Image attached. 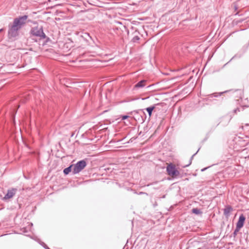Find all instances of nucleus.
Segmentation results:
<instances>
[{"mask_svg": "<svg viewBox=\"0 0 249 249\" xmlns=\"http://www.w3.org/2000/svg\"><path fill=\"white\" fill-rule=\"evenodd\" d=\"M30 21V20L28 19V16L27 15L19 16L17 18V36H18V31L23 28L26 24Z\"/></svg>", "mask_w": 249, "mask_h": 249, "instance_id": "f257e3e1", "label": "nucleus"}, {"mask_svg": "<svg viewBox=\"0 0 249 249\" xmlns=\"http://www.w3.org/2000/svg\"><path fill=\"white\" fill-rule=\"evenodd\" d=\"M8 38L11 41L16 40V18L14 19L12 23L8 25Z\"/></svg>", "mask_w": 249, "mask_h": 249, "instance_id": "f03ea898", "label": "nucleus"}, {"mask_svg": "<svg viewBox=\"0 0 249 249\" xmlns=\"http://www.w3.org/2000/svg\"><path fill=\"white\" fill-rule=\"evenodd\" d=\"M72 165V173L76 174L81 172L86 166L87 162L85 160H83Z\"/></svg>", "mask_w": 249, "mask_h": 249, "instance_id": "7ed1b4c3", "label": "nucleus"}, {"mask_svg": "<svg viewBox=\"0 0 249 249\" xmlns=\"http://www.w3.org/2000/svg\"><path fill=\"white\" fill-rule=\"evenodd\" d=\"M31 34L33 36L39 37L40 39H44L46 36L43 32L42 27L38 28L37 27L32 28Z\"/></svg>", "mask_w": 249, "mask_h": 249, "instance_id": "20e7f679", "label": "nucleus"}, {"mask_svg": "<svg viewBox=\"0 0 249 249\" xmlns=\"http://www.w3.org/2000/svg\"><path fill=\"white\" fill-rule=\"evenodd\" d=\"M167 171L168 174L173 177H176L179 174V172L176 169L175 166L172 164L167 166Z\"/></svg>", "mask_w": 249, "mask_h": 249, "instance_id": "39448f33", "label": "nucleus"}, {"mask_svg": "<svg viewBox=\"0 0 249 249\" xmlns=\"http://www.w3.org/2000/svg\"><path fill=\"white\" fill-rule=\"evenodd\" d=\"M245 220V217L243 215H241L239 216V220L236 224V231H238L243 227Z\"/></svg>", "mask_w": 249, "mask_h": 249, "instance_id": "423d86ee", "label": "nucleus"}, {"mask_svg": "<svg viewBox=\"0 0 249 249\" xmlns=\"http://www.w3.org/2000/svg\"><path fill=\"white\" fill-rule=\"evenodd\" d=\"M14 195V193L11 190H8L7 194L3 197V200H6L11 198Z\"/></svg>", "mask_w": 249, "mask_h": 249, "instance_id": "0eeeda50", "label": "nucleus"}, {"mask_svg": "<svg viewBox=\"0 0 249 249\" xmlns=\"http://www.w3.org/2000/svg\"><path fill=\"white\" fill-rule=\"evenodd\" d=\"M145 80H141L135 85V88H143L145 86Z\"/></svg>", "mask_w": 249, "mask_h": 249, "instance_id": "6e6552de", "label": "nucleus"}, {"mask_svg": "<svg viewBox=\"0 0 249 249\" xmlns=\"http://www.w3.org/2000/svg\"><path fill=\"white\" fill-rule=\"evenodd\" d=\"M232 209L231 206H227L224 210V213L225 215H229L230 213L231 212Z\"/></svg>", "mask_w": 249, "mask_h": 249, "instance_id": "1a4fd4ad", "label": "nucleus"}, {"mask_svg": "<svg viewBox=\"0 0 249 249\" xmlns=\"http://www.w3.org/2000/svg\"><path fill=\"white\" fill-rule=\"evenodd\" d=\"M73 165H71L67 168H66L63 170V173L65 175H68L71 171L72 172Z\"/></svg>", "mask_w": 249, "mask_h": 249, "instance_id": "9d476101", "label": "nucleus"}, {"mask_svg": "<svg viewBox=\"0 0 249 249\" xmlns=\"http://www.w3.org/2000/svg\"><path fill=\"white\" fill-rule=\"evenodd\" d=\"M155 108V106H151L150 107H147L146 108H145L146 110L147 111V112L148 113L149 117L151 116L152 111Z\"/></svg>", "mask_w": 249, "mask_h": 249, "instance_id": "9b49d317", "label": "nucleus"}, {"mask_svg": "<svg viewBox=\"0 0 249 249\" xmlns=\"http://www.w3.org/2000/svg\"><path fill=\"white\" fill-rule=\"evenodd\" d=\"M192 213L196 214H200L202 213V212L197 208H194L192 210Z\"/></svg>", "mask_w": 249, "mask_h": 249, "instance_id": "f8f14e48", "label": "nucleus"}, {"mask_svg": "<svg viewBox=\"0 0 249 249\" xmlns=\"http://www.w3.org/2000/svg\"><path fill=\"white\" fill-rule=\"evenodd\" d=\"M140 40V37L138 36H136L132 38V41L133 42H138Z\"/></svg>", "mask_w": 249, "mask_h": 249, "instance_id": "ddd939ff", "label": "nucleus"}, {"mask_svg": "<svg viewBox=\"0 0 249 249\" xmlns=\"http://www.w3.org/2000/svg\"><path fill=\"white\" fill-rule=\"evenodd\" d=\"M128 117H129V116H127V115H124V116H123L122 117V119L123 120H124L126 119H127V118H128Z\"/></svg>", "mask_w": 249, "mask_h": 249, "instance_id": "4468645a", "label": "nucleus"}, {"mask_svg": "<svg viewBox=\"0 0 249 249\" xmlns=\"http://www.w3.org/2000/svg\"><path fill=\"white\" fill-rule=\"evenodd\" d=\"M210 96H211V97H213V96L217 97V96H218V95H217V93H214V94H213L210 95Z\"/></svg>", "mask_w": 249, "mask_h": 249, "instance_id": "2eb2a0df", "label": "nucleus"}, {"mask_svg": "<svg viewBox=\"0 0 249 249\" xmlns=\"http://www.w3.org/2000/svg\"><path fill=\"white\" fill-rule=\"evenodd\" d=\"M43 244H44L43 247H44L45 249H50L46 244H45L44 243H43Z\"/></svg>", "mask_w": 249, "mask_h": 249, "instance_id": "dca6fc26", "label": "nucleus"}, {"mask_svg": "<svg viewBox=\"0 0 249 249\" xmlns=\"http://www.w3.org/2000/svg\"><path fill=\"white\" fill-rule=\"evenodd\" d=\"M144 194V193L142 192H140L138 193L139 195H141V194Z\"/></svg>", "mask_w": 249, "mask_h": 249, "instance_id": "f3484780", "label": "nucleus"}, {"mask_svg": "<svg viewBox=\"0 0 249 249\" xmlns=\"http://www.w3.org/2000/svg\"><path fill=\"white\" fill-rule=\"evenodd\" d=\"M3 31V28L0 29V33H1Z\"/></svg>", "mask_w": 249, "mask_h": 249, "instance_id": "a211bd4d", "label": "nucleus"}, {"mask_svg": "<svg viewBox=\"0 0 249 249\" xmlns=\"http://www.w3.org/2000/svg\"><path fill=\"white\" fill-rule=\"evenodd\" d=\"M206 169H207V168H203V169H201V171H203L205 170H206Z\"/></svg>", "mask_w": 249, "mask_h": 249, "instance_id": "6ab92c4d", "label": "nucleus"}, {"mask_svg": "<svg viewBox=\"0 0 249 249\" xmlns=\"http://www.w3.org/2000/svg\"><path fill=\"white\" fill-rule=\"evenodd\" d=\"M196 154V153L194 154L193 155H192L191 159L193 158V157Z\"/></svg>", "mask_w": 249, "mask_h": 249, "instance_id": "aec40b11", "label": "nucleus"}, {"mask_svg": "<svg viewBox=\"0 0 249 249\" xmlns=\"http://www.w3.org/2000/svg\"><path fill=\"white\" fill-rule=\"evenodd\" d=\"M19 106H18V107L17 106V109H16V110L17 111L18 110V109L19 108Z\"/></svg>", "mask_w": 249, "mask_h": 249, "instance_id": "412c9836", "label": "nucleus"}, {"mask_svg": "<svg viewBox=\"0 0 249 249\" xmlns=\"http://www.w3.org/2000/svg\"><path fill=\"white\" fill-rule=\"evenodd\" d=\"M8 234H10V233H9V234L6 233V234H4V235H8Z\"/></svg>", "mask_w": 249, "mask_h": 249, "instance_id": "4be33fe9", "label": "nucleus"}, {"mask_svg": "<svg viewBox=\"0 0 249 249\" xmlns=\"http://www.w3.org/2000/svg\"><path fill=\"white\" fill-rule=\"evenodd\" d=\"M237 109H235V110H234L235 112H237Z\"/></svg>", "mask_w": 249, "mask_h": 249, "instance_id": "5701e85b", "label": "nucleus"}, {"mask_svg": "<svg viewBox=\"0 0 249 249\" xmlns=\"http://www.w3.org/2000/svg\"><path fill=\"white\" fill-rule=\"evenodd\" d=\"M13 188V190H15V188Z\"/></svg>", "mask_w": 249, "mask_h": 249, "instance_id": "b1692460", "label": "nucleus"}]
</instances>
